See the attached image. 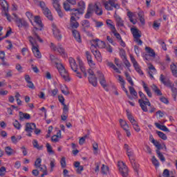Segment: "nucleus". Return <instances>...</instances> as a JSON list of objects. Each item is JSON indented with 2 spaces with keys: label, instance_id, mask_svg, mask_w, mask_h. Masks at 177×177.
I'll use <instances>...</instances> for the list:
<instances>
[{
  "label": "nucleus",
  "instance_id": "nucleus-1",
  "mask_svg": "<svg viewBox=\"0 0 177 177\" xmlns=\"http://www.w3.org/2000/svg\"><path fill=\"white\" fill-rule=\"evenodd\" d=\"M78 8H73L71 10V17H75L76 19L80 20V15H84L85 12V2L80 1L77 3Z\"/></svg>",
  "mask_w": 177,
  "mask_h": 177
},
{
  "label": "nucleus",
  "instance_id": "nucleus-2",
  "mask_svg": "<svg viewBox=\"0 0 177 177\" xmlns=\"http://www.w3.org/2000/svg\"><path fill=\"white\" fill-rule=\"evenodd\" d=\"M28 39L30 45L32 46V50L35 57H37V59H41V57H42V55H41V52H39V46L37 44V37L29 36L28 37Z\"/></svg>",
  "mask_w": 177,
  "mask_h": 177
},
{
  "label": "nucleus",
  "instance_id": "nucleus-3",
  "mask_svg": "<svg viewBox=\"0 0 177 177\" xmlns=\"http://www.w3.org/2000/svg\"><path fill=\"white\" fill-rule=\"evenodd\" d=\"M35 23L37 25V27H35V28L32 31V34L33 35V37L36 38L39 40L41 43L44 42V40L41 39L39 35H38V32H37V30H39V31L42 30V27H44V25H42V21H41V17L39 16L35 17Z\"/></svg>",
  "mask_w": 177,
  "mask_h": 177
},
{
  "label": "nucleus",
  "instance_id": "nucleus-4",
  "mask_svg": "<svg viewBox=\"0 0 177 177\" xmlns=\"http://www.w3.org/2000/svg\"><path fill=\"white\" fill-rule=\"evenodd\" d=\"M131 34H133L134 41L136 42L138 45H142L143 41L140 39V37H142V32L140 30L136 28H131Z\"/></svg>",
  "mask_w": 177,
  "mask_h": 177
},
{
  "label": "nucleus",
  "instance_id": "nucleus-5",
  "mask_svg": "<svg viewBox=\"0 0 177 177\" xmlns=\"http://www.w3.org/2000/svg\"><path fill=\"white\" fill-rule=\"evenodd\" d=\"M69 64L71 66V68L74 73H76L77 77L78 78H82V75H81V73L78 71V65L77 64V62H75V59L73 57H70L68 59Z\"/></svg>",
  "mask_w": 177,
  "mask_h": 177
},
{
  "label": "nucleus",
  "instance_id": "nucleus-6",
  "mask_svg": "<svg viewBox=\"0 0 177 177\" xmlns=\"http://www.w3.org/2000/svg\"><path fill=\"white\" fill-rule=\"evenodd\" d=\"M103 5L106 10H112L113 8H115V9H118V8H120L118 3L115 2V0H109V1H104Z\"/></svg>",
  "mask_w": 177,
  "mask_h": 177
},
{
  "label": "nucleus",
  "instance_id": "nucleus-7",
  "mask_svg": "<svg viewBox=\"0 0 177 177\" xmlns=\"http://www.w3.org/2000/svg\"><path fill=\"white\" fill-rule=\"evenodd\" d=\"M57 68L61 77H62L65 81H70V79L68 78V73L66 71L64 66H63L62 64H57Z\"/></svg>",
  "mask_w": 177,
  "mask_h": 177
},
{
  "label": "nucleus",
  "instance_id": "nucleus-8",
  "mask_svg": "<svg viewBox=\"0 0 177 177\" xmlns=\"http://www.w3.org/2000/svg\"><path fill=\"white\" fill-rule=\"evenodd\" d=\"M119 171L123 177H128V167L125 165L124 162H118Z\"/></svg>",
  "mask_w": 177,
  "mask_h": 177
},
{
  "label": "nucleus",
  "instance_id": "nucleus-9",
  "mask_svg": "<svg viewBox=\"0 0 177 177\" xmlns=\"http://www.w3.org/2000/svg\"><path fill=\"white\" fill-rule=\"evenodd\" d=\"M119 122L120 124L121 128L126 132V135L127 138H131V131L129 130V125L127 122V121L120 119Z\"/></svg>",
  "mask_w": 177,
  "mask_h": 177
},
{
  "label": "nucleus",
  "instance_id": "nucleus-10",
  "mask_svg": "<svg viewBox=\"0 0 177 177\" xmlns=\"http://www.w3.org/2000/svg\"><path fill=\"white\" fill-rule=\"evenodd\" d=\"M138 103L142 110H143L145 113H147L149 111V109H147V106L149 107L151 106V103H150L149 99H146V100H138Z\"/></svg>",
  "mask_w": 177,
  "mask_h": 177
},
{
  "label": "nucleus",
  "instance_id": "nucleus-11",
  "mask_svg": "<svg viewBox=\"0 0 177 177\" xmlns=\"http://www.w3.org/2000/svg\"><path fill=\"white\" fill-rule=\"evenodd\" d=\"M15 21L19 28H28V22L24 19L17 18Z\"/></svg>",
  "mask_w": 177,
  "mask_h": 177
},
{
  "label": "nucleus",
  "instance_id": "nucleus-12",
  "mask_svg": "<svg viewBox=\"0 0 177 177\" xmlns=\"http://www.w3.org/2000/svg\"><path fill=\"white\" fill-rule=\"evenodd\" d=\"M97 75L100 80V85H102L104 89H106L107 91V83L106 82V78H104V75H103V73H102L100 71H97Z\"/></svg>",
  "mask_w": 177,
  "mask_h": 177
},
{
  "label": "nucleus",
  "instance_id": "nucleus-13",
  "mask_svg": "<svg viewBox=\"0 0 177 177\" xmlns=\"http://www.w3.org/2000/svg\"><path fill=\"white\" fill-rule=\"evenodd\" d=\"M50 48L52 50H54V51L57 50V52H59L60 55H62L64 56L66 55V50H64V48H63V46H62V44H58L57 47H56V46H55L53 43H51Z\"/></svg>",
  "mask_w": 177,
  "mask_h": 177
},
{
  "label": "nucleus",
  "instance_id": "nucleus-14",
  "mask_svg": "<svg viewBox=\"0 0 177 177\" xmlns=\"http://www.w3.org/2000/svg\"><path fill=\"white\" fill-rule=\"evenodd\" d=\"M130 59H131V63H133V66L136 71H137V73H138L140 75H143V71H142V69H140V66H139V64L138 63V62H136V59H135V57L131 55Z\"/></svg>",
  "mask_w": 177,
  "mask_h": 177
},
{
  "label": "nucleus",
  "instance_id": "nucleus-15",
  "mask_svg": "<svg viewBox=\"0 0 177 177\" xmlns=\"http://www.w3.org/2000/svg\"><path fill=\"white\" fill-rule=\"evenodd\" d=\"M52 28L54 37H55V38L58 39V41H60V39H62V34L60 33V30H59V28L55 24H52Z\"/></svg>",
  "mask_w": 177,
  "mask_h": 177
},
{
  "label": "nucleus",
  "instance_id": "nucleus-16",
  "mask_svg": "<svg viewBox=\"0 0 177 177\" xmlns=\"http://www.w3.org/2000/svg\"><path fill=\"white\" fill-rule=\"evenodd\" d=\"M91 5L93 6V12L95 11L96 15L98 16H102L103 15V10L99 7L100 3L96 2L95 3H91Z\"/></svg>",
  "mask_w": 177,
  "mask_h": 177
},
{
  "label": "nucleus",
  "instance_id": "nucleus-17",
  "mask_svg": "<svg viewBox=\"0 0 177 177\" xmlns=\"http://www.w3.org/2000/svg\"><path fill=\"white\" fill-rule=\"evenodd\" d=\"M124 149L127 151V156L129 157V161L134 160L135 158H133V151L131 150V148H129V145L127 144H124Z\"/></svg>",
  "mask_w": 177,
  "mask_h": 177
},
{
  "label": "nucleus",
  "instance_id": "nucleus-18",
  "mask_svg": "<svg viewBox=\"0 0 177 177\" xmlns=\"http://www.w3.org/2000/svg\"><path fill=\"white\" fill-rule=\"evenodd\" d=\"M160 81L162 82V84H164L165 86H168L169 88H171L172 86V84L171 83V81L169 79L164 76V75H160Z\"/></svg>",
  "mask_w": 177,
  "mask_h": 177
},
{
  "label": "nucleus",
  "instance_id": "nucleus-19",
  "mask_svg": "<svg viewBox=\"0 0 177 177\" xmlns=\"http://www.w3.org/2000/svg\"><path fill=\"white\" fill-rule=\"evenodd\" d=\"M94 42H95V45H92L91 48V49L93 48H96V46L97 48H100L101 49H102L103 48H106V44L104 43V41H100L99 40V39H95Z\"/></svg>",
  "mask_w": 177,
  "mask_h": 177
},
{
  "label": "nucleus",
  "instance_id": "nucleus-20",
  "mask_svg": "<svg viewBox=\"0 0 177 177\" xmlns=\"http://www.w3.org/2000/svg\"><path fill=\"white\" fill-rule=\"evenodd\" d=\"M77 18L74 17H71L70 19V26L71 27V28H78V27H80V24L78 23V21H77Z\"/></svg>",
  "mask_w": 177,
  "mask_h": 177
},
{
  "label": "nucleus",
  "instance_id": "nucleus-21",
  "mask_svg": "<svg viewBox=\"0 0 177 177\" xmlns=\"http://www.w3.org/2000/svg\"><path fill=\"white\" fill-rule=\"evenodd\" d=\"M157 73V70H156V68L153 65H149L148 67V74L151 78V80H154V74Z\"/></svg>",
  "mask_w": 177,
  "mask_h": 177
},
{
  "label": "nucleus",
  "instance_id": "nucleus-22",
  "mask_svg": "<svg viewBox=\"0 0 177 177\" xmlns=\"http://www.w3.org/2000/svg\"><path fill=\"white\" fill-rule=\"evenodd\" d=\"M35 128H37V125L35 123H26L25 131L26 132H32Z\"/></svg>",
  "mask_w": 177,
  "mask_h": 177
},
{
  "label": "nucleus",
  "instance_id": "nucleus-23",
  "mask_svg": "<svg viewBox=\"0 0 177 177\" xmlns=\"http://www.w3.org/2000/svg\"><path fill=\"white\" fill-rule=\"evenodd\" d=\"M93 6L91 4L88 5V8L87 9V12L84 15L85 19H91L92 17V15H93Z\"/></svg>",
  "mask_w": 177,
  "mask_h": 177
},
{
  "label": "nucleus",
  "instance_id": "nucleus-24",
  "mask_svg": "<svg viewBox=\"0 0 177 177\" xmlns=\"http://www.w3.org/2000/svg\"><path fill=\"white\" fill-rule=\"evenodd\" d=\"M91 52L93 55L95 56L96 60L97 62H102V54L100 53V51L97 50H92Z\"/></svg>",
  "mask_w": 177,
  "mask_h": 177
},
{
  "label": "nucleus",
  "instance_id": "nucleus-25",
  "mask_svg": "<svg viewBox=\"0 0 177 177\" xmlns=\"http://www.w3.org/2000/svg\"><path fill=\"white\" fill-rule=\"evenodd\" d=\"M72 34L75 41H77V42H78L79 44H81V42H82V40H81V35L80 34V32H78V30H73Z\"/></svg>",
  "mask_w": 177,
  "mask_h": 177
},
{
  "label": "nucleus",
  "instance_id": "nucleus-26",
  "mask_svg": "<svg viewBox=\"0 0 177 177\" xmlns=\"http://www.w3.org/2000/svg\"><path fill=\"white\" fill-rule=\"evenodd\" d=\"M31 118V115L27 113H23L19 111V120L20 121H24V120H30Z\"/></svg>",
  "mask_w": 177,
  "mask_h": 177
},
{
  "label": "nucleus",
  "instance_id": "nucleus-27",
  "mask_svg": "<svg viewBox=\"0 0 177 177\" xmlns=\"http://www.w3.org/2000/svg\"><path fill=\"white\" fill-rule=\"evenodd\" d=\"M43 13L48 19V20H53V17L52 16V12H50V10L49 8H45L43 10Z\"/></svg>",
  "mask_w": 177,
  "mask_h": 177
},
{
  "label": "nucleus",
  "instance_id": "nucleus-28",
  "mask_svg": "<svg viewBox=\"0 0 177 177\" xmlns=\"http://www.w3.org/2000/svg\"><path fill=\"white\" fill-rule=\"evenodd\" d=\"M0 6L2 8V12H5L6 10H9V4L6 0H0Z\"/></svg>",
  "mask_w": 177,
  "mask_h": 177
},
{
  "label": "nucleus",
  "instance_id": "nucleus-29",
  "mask_svg": "<svg viewBox=\"0 0 177 177\" xmlns=\"http://www.w3.org/2000/svg\"><path fill=\"white\" fill-rule=\"evenodd\" d=\"M142 86L149 97H151L153 96V94H151V91H150L149 86H147V84L145 82H142Z\"/></svg>",
  "mask_w": 177,
  "mask_h": 177
},
{
  "label": "nucleus",
  "instance_id": "nucleus-30",
  "mask_svg": "<svg viewBox=\"0 0 177 177\" xmlns=\"http://www.w3.org/2000/svg\"><path fill=\"white\" fill-rule=\"evenodd\" d=\"M151 88L152 91L156 93V95H157L158 96H162V93H161V91L160 90V88H158L157 86H156V84H152L151 86Z\"/></svg>",
  "mask_w": 177,
  "mask_h": 177
},
{
  "label": "nucleus",
  "instance_id": "nucleus-31",
  "mask_svg": "<svg viewBox=\"0 0 177 177\" xmlns=\"http://www.w3.org/2000/svg\"><path fill=\"white\" fill-rule=\"evenodd\" d=\"M75 168H77V174H81L84 171V166L80 165V162H75L74 164Z\"/></svg>",
  "mask_w": 177,
  "mask_h": 177
},
{
  "label": "nucleus",
  "instance_id": "nucleus-32",
  "mask_svg": "<svg viewBox=\"0 0 177 177\" xmlns=\"http://www.w3.org/2000/svg\"><path fill=\"white\" fill-rule=\"evenodd\" d=\"M5 151L7 156H13V154H16V151H15V149H12L10 147H6L5 148Z\"/></svg>",
  "mask_w": 177,
  "mask_h": 177
},
{
  "label": "nucleus",
  "instance_id": "nucleus-33",
  "mask_svg": "<svg viewBox=\"0 0 177 177\" xmlns=\"http://www.w3.org/2000/svg\"><path fill=\"white\" fill-rule=\"evenodd\" d=\"M88 82L93 85V86H97V78L96 76L88 77Z\"/></svg>",
  "mask_w": 177,
  "mask_h": 177
},
{
  "label": "nucleus",
  "instance_id": "nucleus-34",
  "mask_svg": "<svg viewBox=\"0 0 177 177\" xmlns=\"http://www.w3.org/2000/svg\"><path fill=\"white\" fill-rule=\"evenodd\" d=\"M35 3H37L38 6H40L42 10H44L45 9L48 8L46 7V4L43 1H39V0H33Z\"/></svg>",
  "mask_w": 177,
  "mask_h": 177
},
{
  "label": "nucleus",
  "instance_id": "nucleus-35",
  "mask_svg": "<svg viewBox=\"0 0 177 177\" xmlns=\"http://www.w3.org/2000/svg\"><path fill=\"white\" fill-rule=\"evenodd\" d=\"M131 164V167H133V170L136 172H139V167L140 165L139 164L136 162V160H131L130 161Z\"/></svg>",
  "mask_w": 177,
  "mask_h": 177
},
{
  "label": "nucleus",
  "instance_id": "nucleus-36",
  "mask_svg": "<svg viewBox=\"0 0 177 177\" xmlns=\"http://www.w3.org/2000/svg\"><path fill=\"white\" fill-rule=\"evenodd\" d=\"M155 126L158 129H160V131H163V132H169V129L164 125H161L159 123L156 122Z\"/></svg>",
  "mask_w": 177,
  "mask_h": 177
},
{
  "label": "nucleus",
  "instance_id": "nucleus-37",
  "mask_svg": "<svg viewBox=\"0 0 177 177\" xmlns=\"http://www.w3.org/2000/svg\"><path fill=\"white\" fill-rule=\"evenodd\" d=\"M107 66L111 68H113V70L118 73V74H121V71L118 69V68H117V66H115V65H114V64H113L112 62H108Z\"/></svg>",
  "mask_w": 177,
  "mask_h": 177
},
{
  "label": "nucleus",
  "instance_id": "nucleus-38",
  "mask_svg": "<svg viewBox=\"0 0 177 177\" xmlns=\"http://www.w3.org/2000/svg\"><path fill=\"white\" fill-rule=\"evenodd\" d=\"M79 67L80 68V71L84 75V77H86V70L85 69V66H84V63H82V61L79 60Z\"/></svg>",
  "mask_w": 177,
  "mask_h": 177
},
{
  "label": "nucleus",
  "instance_id": "nucleus-39",
  "mask_svg": "<svg viewBox=\"0 0 177 177\" xmlns=\"http://www.w3.org/2000/svg\"><path fill=\"white\" fill-rule=\"evenodd\" d=\"M1 15L4 17H6L8 21H12V17H10V15H9V10H6V11H2Z\"/></svg>",
  "mask_w": 177,
  "mask_h": 177
},
{
  "label": "nucleus",
  "instance_id": "nucleus-40",
  "mask_svg": "<svg viewBox=\"0 0 177 177\" xmlns=\"http://www.w3.org/2000/svg\"><path fill=\"white\" fill-rule=\"evenodd\" d=\"M12 142L14 143V145L17 144L20 140H21V136H12L11 137Z\"/></svg>",
  "mask_w": 177,
  "mask_h": 177
},
{
  "label": "nucleus",
  "instance_id": "nucleus-41",
  "mask_svg": "<svg viewBox=\"0 0 177 177\" xmlns=\"http://www.w3.org/2000/svg\"><path fill=\"white\" fill-rule=\"evenodd\" d=\"M145 50H146L147 53H148V55L149 56H151V57L156 56V53H154V50H153L151 48L146 47Z\"/></svg>",
  "mask_w": 177,
  "mask_h": 177
},
{
  "label": "nucleus",
  "instance_id": "nucleus-42",
  "mask_svg": "<svg viewBox=\"0 0 177 177\" xmlns=\"http://www.w3.org/2000/svg\"><path fill=\"white\" fill-rule=\"evenodd\" d=\"M93 153L96 156L99 153V145H97V142H93Z\"/></svg>",
  "mask_w": 177,
  "mask_h": 177
},
{
  "label": "nucleus",
  "instance_id": "nucleus-43",
  "mask_svg": "<svg viewBox=\"0 0 177 177\" xmlns=\"http://www.w3.org/2000/svg\"><path fill=\"white\" fill-rule=\"evenodd\" d=\"M151 143L154 145V146L158 149L157 150H161V149H164V147H161V144L158 142V141L156 140H151Z\"/></svg>",
  "mask_w": 177,
  "mask_h": 177
},
{
  "label": "nucleus",
  "instance_id": "nucleus-44",
  "mask_svg": "<svg viewBox=\"0 0 177 177\" xmlns=\"http://www.w3.org/2000/svg\"><path fill=\"white\" fill-rule=\"evenodd\" d=\"M124 75L127 78V80L128 82L131 85V86H133V81L132 80V78L131 77V75H129V73L128 72L124 73Z\"/></svg>",
  "mask_w": 177,
  "mask_h": 177
},
{
  "label": "nucleus",
  "instance_id": "nucleus-45",
  "mask_svg": "<svg viewBox=\"0 0 177 177\" xmlns=\"http://www.w3.org/2000/svg\"><path fill=\"white\" fill-rule=\"evenodd\" d=\"M53 2V6L55 8V10L60 9V4L59 3V0H51Z\"/></svg>",
  "mask_w": 177,
  "mask_h": 177
},
{
  "label": "nucleus",
  "instance_id": "nucleus-46",
  "mask_svg": "<svg viewBox=\"0 0 177 177\" xmlns=\"http://www.w3.org/2000/svg\"><path fill=\"white\" fill-rule=\"evenodd\" d=\"M101 172L104 175H107V174L109 173V167L102 165V167H101Z\"/></svg>",
  "mask_w": 177,
  "mask_h": 177
},
{
  "label": "nucleus",
  "instance_id": "nucleus-47",
  "mask_svg": "<svg viewBox=\"0 0 177 177\" xmlns=\"http://www.w3.org/2000/svg\"><path fill=\"white\" fill-rule=\"evenodd\" d=\"M156 133L159 136V138H160L163 140H167V135H165V133H164L163 132H161V131H156Z\"/></svg>",
  "mask_w": 177,
  "mask_h": 177
},
{
  "label": "nucleus",
  "instance_id": "nucleus-48",
  "mask_svg": "<svg viewBox=\"0 0 177 177\" xmlns=\"http://www.w3.org/2000/svg\"><path fill=\"white\" fill-rule=\"evenodd\" d=\"M127 118L130 121L131 124L136 122V120H135V118H133V116H132V115L129 112H127Z\"/></svg>",
  "mask_w": 177,
  "mask_h": 177
},
{
  "label": "nucleus",
  "instance_id": "nucleus-49",
  "mask_svg": "<svg viewBox=\"0 0 177 177\" xmlns=\"http://www.w3.org/2000/svg\"><path fill=\"white\" fill-rule=\"evenodd\" d=\"M82 26L84 28H89V27H91V24H89V21L88 20H83L82 21Z\"/></svg>",
  "mask_w": 177,
  "mask_h": 177
},
{
  "label": "nucleus",
  "instance_id": "nucleus-50",
  "mask_svg": "<svg viewBox=\"0 0 177 177\" xmlns=\"http://www.w3.org/2000/svg\"><path fill=\"white\" fill-rule=\"evenodd\" d=\"M152 164L156 167V168H158L160 167V162H158V160L157 158H156V156L152 157Z\"/></svg>",
  "mask_w": 177,
  "mask_h": 177
},
{
  "label": "nucleus",
  "instance_id": "nucleus-51",
  "mask_svg": "<svg viewBox=\"0 0 177 177\" xmlns=\"http://www.w3.org/2000/svg\"><path fill=\"white\" fill-rule=\"evenodd\" d=\"M46 147L47 149L48 153L50 154H55V152L53 151V149H52V146L49 143H46Z\"/></svg>",
  "mask_w": 177,
  "mask_h": 177
},
{
  "label": "nucleus",
  "instance_id": "nucleus-52",
  "mask_svg": "<svg viewBox=\"0 0 177 177\" xmlns=\"http://www.w3.org/2000/svg\"><path fill=\"white\" fill-rule=\"evenodd\" d=\"M176 66L177 65H175V64H172L171 66H170V68L171 70V72H172V74L173 75H176L177 74V69H176Z\"/></svg>",
  "mask_w": 177,
  "mask_h": 177
},
{
  "label": "nucleus",
  "instance_id": "nucleus-53",
  "mask_svg": "<svg viewBox=\"0 0 177 177\" xmlns=\"http://www.w3.org/2000/svg\"><path fill=\"white\" fill-rule=\"evenodd\" d=\"M56 165V160L55 159H53L50 162V172H53V169L55 168Z\"/></svg>",
  "mask_w": 177,
  "mask_h": 177
},
{
  "label": "nucleus",
  "instance_id": "nucleus-54",
  "mask_svg": "<svg viewBox=\"0 0 177 177\" xmlns=\"http://www.w3.org/2000/svg\"><path fill=\"white\" fill-rule=\"evenodd\" d=\"M116 21H117L118 26H119V27H124V21H122L121 17H118L116 18Z\"/></svg>",
  "mask_w": 177,
  "mask_h": 177
},
{
  "label": "nucleus",
  "instance_id": "nucleus-55",
  "mask_svg": "<svg viewBox=\"0 0 177 177\" xmlns=\"http://www.w3.org/2000/svg\"><path fill=\"white\" fill-rule=\"evenodd\" d=\"M156 154H158V156L160 158V161H165V157H164V155L161 153V151H160V150H156Z\"/></svg>",
  "mask_w": 177,
  "mask_h": 177
},
{
  "label": "nucleus",
  "instance_id": "nucleus-56",
  "mask_svg": "<svg viewBox=\"0 0 177 177\" xmlns=\"http://www.w3.org/2000/svg\"><path fill=\"white\" fill-rule=\"evenodd\" d=\"M133 128L136 132H140V127H139V124L136 122V123H133Z\"/></svg>",
  "mask_w": 177,
  "mask_h": 177
},
{
  "label": "nucleus",
  "instance_id": "nucleus-57",
  "mask_svg": "<svg viewBox=\"0 0 177 177\" xmlns=\"http://www.w3.org/2000/svg\"><path fill=\"white\" fill-rule=\"evenodd\" d=\"M129 89L131 95L135 97L138 96V93L136 92V91H135V88L133 87L129 86Z\"/></svg>",
  "mask_w": 177,
  "mask_h": 177
},
{
  "label": "nucleus",
  "instance_id": "nucleus-58",
  "mask_svg": "<svg viewBox=\"0 0 177 177\" xmlns=\"http://www.w3.org/2000/svg\"><path fill=\"white\" fill-rule=\"evenodd\" d=\"M13 125L16 129L20 130L21 128V124L17 120H15Z\"/></svg>",
  "mask_w": 177,
  "mask_h": 177
},
{
  "label": "nucleus",
  "instance_id": "nucleus-59",
  "mask_svg": "<svg viewBox=\"0 0 177 177\" xmlns=\"http://www.w3.org/2000/svg\"><path fill=\"white\" fill-rule=\"evenodd\" d=\"M62 93L64 94V95H70V91H68V88H67V86H64L62 88Z\"/></svg>",
  "mask_w": 177,
  "mask_h": 177
},
{
  "label": "nucleus",
  "instance_id": "nucleus-60",
  "mask_svg": "<svg viewBox=\"0 0 177 177\" xmlns=\"http://www.w3.org/2000/svg\"><path fill=\"white\" fill-rule=\"evenodd\" d=\"M37 168H39V171L43 172V174L48 173V169L46 168V165H41L39 167Z\"/></svg>",
  "mask_w": 177,
  "mask_h": 177
},
{
  "label": "nucleus",
  "instance_id": "nucleus-61",
  "mask_svg": "<svg viewBox=\"0 0 177 177\" xmlns=\"http://www.w3.org/2000/svg\"><path fill=\"white\" fill-rule=\"evenodd\" d=\"M60 165L62 168H66L67 164L66 163V158L62 157L60 160Z\"/></svg>",
  "mask_w": 177,
  "mask_h": 177
},
{
  "label": "nucleus",
  "instance_id": "nucleus-62",
  "mask_svg": "<svg viewBox=\"0 0 177 177\" xmlns=\"http://www.w3.org/2000/svg\"><path fill=\"white\" fill-rule=\"evenodd\" d=\"M138 17L140 19V21L142 26H145V18L143 17V14L142 12L138 13Z\"/></svg>",
  "mask_w": 177,
  "mask_h": 177
},
{
  "label": "nucleus",
  "instance_id": "nucleus-63",
  "mask_svg": "<svg viewBox=\"0 0 177 177\" xmlns=\"http://www.w3.org/2000/svg\"><path fill=\"white\" fill-rule=\"evenodd\" d=\"M171 91H172V97H174V100H176L177 88L175 87H171Z\"/></svg>",
  "mask_w": 177,
  "mask_h": 177
},
{
  "label": "nucleus",
  "instance_id": "nucleus-64",
  "mask_svg": "<svg viewBox=\"0 0 177 177\" xmlns=\"http://www.w3.org/2000/svg\"><path fill=\"white\" fill-rule=\"evenodd\" d=\"M42 162V160L41 158H37L36 161L35 162V167L36 168L40 167H41V163Z\"/></svg>",
  "mask_w": 177,
  "mask_h": 177
}]
</instances>
